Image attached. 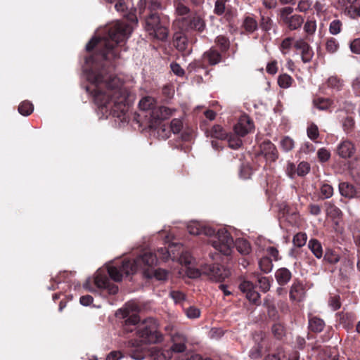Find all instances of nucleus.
I'll return each mask as SVG.
<instances>
[{
	"instance_id": "obj_38",
	"label": "nucleus",
	"mask_w": 360,
	"mask_h": 360,
	"mask_svg": "<svg viewBox=\"0 0 360 360\" xmlns=\"http://www.w3.org/2000/svg\"><path fill=\"white\" fill-rule=\"evenodd\" d=\"M169 349H155L153 353L154 360H169L172 358Z\"/></svg>"
},
{
	"instance_id": "obj_28",
	"label": "nucleus",
	"mask_w": 360,
	"mask_h": 360,
	"mask_svg": "<svg viewBox=\"0 0 360 360\" xmlns=\"http://www.w3.org/2000/svg\"><path fill=\"white\" fill-rule=\"evenodd\" d=\"M204 58L207 60L211 65H214L221 60V55L219 51L214 49H210L204 53Z\"/></svg>"
},
{
	"instance_id": "obj_31",
	"label": "nucleus",
	"mask_w": 360,
	"mask_h": 360,
	"mask_svg": "<svg viewBox=\"0 0 360 360\" xmlns=\"http://www.w3.org/2000/svg\"><path fill=\"white\" fill-rule=\"evenodd\" d=\"M236 250L239 253L243 255H248L251 252L250 243L243 238H238L234 243Z\"/></svg>"
},
{
	"instance_id": "obj_12",
	"label": "nucleus",
	"mask_w": 360,
	"mask_h": 360,
	"mask_svg": "<svg viewBox=\"0 0 360 360\" xmlns=\"http://www.w3.org/2000/svg\"><path fill=\"white\" fill-rule=\"evenodd\" d=\"M94 283L98 288L106 289L109 294L115 295L118 292V287L110 283L106 274L100 271L96 274Z\"/></svg>"
},
{
	"instance_id": "obj_47",
	"label": "nucleus",
	"mask_w": 360,
	"mask_h": 360,
	"mask_svg": "<svg viewBox=\"0 0 360 360\" xmlns=\"http://www.w3.org/2000/svg\"><path fill=\"white\" fill-rule=\"evenodd\" d=\"M307 239V237L306 233L300 232V233H297L293 237L292 242L295 246H297L298 248H301L306 244Z\"/></svg>"
},
{
	"instance_id": "obj_26",
	"label": "nucleus",
	"mask_w": 360,
	"mask_h": 360,
	"mask_svg": "<svg viewBox=\"0 0 360 360\" xmlns=\"http://www.w3.org/2000/svg\"><path fill=\"white\" fill-rule=\"evenodd\" d=\"M176 111L174 108H170L166 106H160L153 110V116L159 120H167Z\"/></svg>"
},
{
	"instance_id": "obj_21",
	"label": "nucleus",
	"mask_w": 360,
	"mask_h": 360,
	"mask_svg": "<svg viewBox=\"0 0 360 360\" xmlns=\"http://www.w3.org/2000/svg\"><path fill=\"white\" fill-rule=\"evenodd\" d=\"M305 295V289L302 283L295 281L290 290V299L292 301H302Z\"/></svg>"
},
{
	"instance_id": "obj_25",
	"label": "nucleus",
	"mask_w": 360,
	"mask_h": 360,
	"mask_svg": "<svg viewBox=\"0 0 360 360\" xmlns=\"http://www.w3.org/2000/svg\"><path fill=\"white\" fill-rule=\"evenodd\" d=\"M275 277L280 285H285L291 279L292 274L287 268L283 267L276 271Z\"/></svg>"
},
{
	"instance_id": "obj_32",
	"label": "nucleus",
	"mask_w": 360,
	"mask_h": 360,
	"mask_svg": "<svg viewBox=\"0 0 360 360\" xmlns=\"http://www.w3.org/2000/svg\"><path fill=\"white\" fill-rule=\"evenodd\" d=\"M308 247L316 258L320 259L322 257L323 249L321 243L318 240H310L308 243Z\"/></svg>"
},
{
	"instance_id": "obj_54",
	"label": "nucleus",
	"mask_w": 360,
	"mask_h": 360,
	"mask_svg": "<svg viewBox=\"0 0 360 360\" xmlns=\"http://www.w3.org/2000/svg\"><path fill=\"white\" fill-rule=\"evenodd\" d=\"M174 5H175V11L177 15H185L188 14L190 12V9L188 7L183 4L180 1H174Z\"/></svg>"
},
{
	"instance_id": "obj_37",
	"label": "nucleus",
	"mask_w": 360,
	"mask_h": 360,
	"mask_svg": "<svg viewBox=\"0 0 360 360\" xmlns=\"http://www.w3.org/2000/svg\"><path fill=\"white\" fill-rule=\"evenodd\" d=\"M323 259L328 263L335 264L340 261V257L335 250L326 249Z\"/></svg>"
},
{
	"instance_id": "obj_56",
	"label": "nucleus",
	"mask_w": 360,
	"mask_h": 360,
	"mask_svg": "<svg viewBox=\"0 0 360 360\" xmlns=\"http://www.w3.org/2000/svg\"><path fill=\"white\" fill-rule=\"evenodd\" d=\"M320 191L323 198L325 199L330 198L333 195V187L327 184H323L320 188Z\"/></svg>"
},
{
	"instance_id": "obj_36",
	"label": "nucleus",
	"mask_w": 360,
	"mask_h": 360,
	"mask_svg": "<svg viewBox=\"0 0 360 360\" xmlns=\"http://www.w3.org/2000/svg\"><path fill=\"white\" fill-rule=\"evenodd\" d=\"M345 13L351 18L360 17V2L347 5Z\"/></svg>"
},
{
	"instance_id": "obj_42",
	"label": "nucleus",
	"mask_w": 360,
	"mask_h": 360,
	"mask_svg": "<svg viewBox=\"0 0 360 360\" xmlns=\"http://www.w3.org/2000/svg\"><path fill=\"white\" fill-rule=\"evenodd\" d=\"M259 266L264 273H269L273 268L271 259L268 257H262L259 262Z\"/></svg>"
},
{
	"instance_id": "obj_2",
	"label": "nucleus",
	"mask_w": 360,
	"mask_h": 360,
	"mask_svg": "<svg viewBox=\"0 0 360 360\" xmlns=\"http://www.w3.org/2000/svg\"><path fill=\"white\" fill-rule=\"evenodd\" d=\"M131 32L132 29L129 25L117 21L110 26L107 34L90 40L86 45V49L90 51L95 49L106 60L118 58L117 44L126 40Z\"/></svg>"
},
{
	"instance_id": "obj_9",
	"label": "nucleus",
	"mask_w": 360,
	"mask_h": 360,
	"mask_svg": "<svg viewBox=\"0 0 360 360\" xmlns=\"http://www.w3.org/2000/svg\"><path fill=\"white\" fill-rule=\"evenodd\" d=\"M201 271L210 279L216 282L222 281L229 275V271L218 264H205L201 266Z\"/></svg>"
},
{
	"instance_id": "obj_52",
	"label": "nucleus",
	"mask_w": 360,
	"mask_h": 360,
	"mask_svg": "<svg viewBox=\"0 0 360 360\" xmlns=\"http://www.w3.org/2000/svg\"><path fill=\"white\" fill-rule=\"evenodd\" d=\"M342 22L339 20H333L329 26V32L333 35H336L341 32Z\"/></svg>"
},
{
	"instance_id": "obj_3",
	"label": "nucleus",
	"mask_w": 360,
	"mask_h": 360,
	"mask_svg": "<svg viewBox=\"0 0 360 360\" xmlns=\"http://www.w3.org/2000/svg\"><path fill=\"white\" fill-rule=\"evenodd\" d=\"M144 30L153 38L161 41L167 39L169 34V22L158 13H148L144 17Z\"/></svg>"
},
{
	"instance_id": "obj_5",
	"label": "nucleus",
	"mask_w": 360,
	"mask_h": 360,
	"mask_svg": "<svg viewBox=\"0 0 360 360\" xmlns=\"http://www.w3.org/2000/svg\"><path fill=\"white\" fill-rule=\"evenodd\" d=\"M212 247L225 255H229L234 243L230 233L225 229H220L210 240Z\"/></svg>"
},
{
	"instance_id": "obj_7",
	"label": "nucleus",
	"mask_w": 360,
	"mask_h": 360,
	"mask_svg": "<svg viewBox=\"0 0 360 360\" xmlns=\"http://www.w3.org/2000/svg\"><path fill=\"white\" fill-rule=\"evenodd\" d=\"M293 8L285 6L279 10L278 18L282 23L290 30H295L300 28L303 22L302 16L297 14H292Z\"/></svg>"
},
{
	"instance_id": "obj_23",
	"label": "nucleus",
	"mask_w": 360,
	"mask_h": 360,
	"mask_svg": "<svg viewBox=\"0 0 360 360\" xmlns=\"http://www.w3.org/2000/svg\"><path fill=\"white\" fill-rule=\"evenodd\" d=\"M299 358L300 355L297 351H292L286 356L285 352L282 349H278L276 354L266 356L264 360H299Z\"/></svg>"
},
{
	"instance_id": "obj_64",
	"label": "nucleus",
	"mask_w": 360,
	"mask_h": 360,
	"mask_svg": "<svg viewBox=\"0 0 360 360\" xmlns=\"http://www.w3.org/2000/svg\"><path fill=\"white\" fill-rule=\"evenodd\" d=\"M340 300V296L338 295L330 297L328 304L333 310L335 311L340 308L341 303Z\"/></svg>"
},
{
	"instance_id": "obj_53",
	"label": "nucleus",
	"mask_w": 360,
	"mask_h": 360,
	"mask_svg": "<svg viewBox=\"0 0 360 360\" xmlns=\"http://www.w3.org/2000/svg\"><path fill=\"white\" fill-rule=\"evenodd\" d=\"M281 146L283 150L288 152L294 148V141L291 138L285 136L281 141Z\"/></svg>"
},
{
	"instance_id": "obj_14",
	"label": "nucleus",
	"mask_w": 360,
	"mask_h": 360,
	"mask_svg": "<svg viewBox=\"0 0 360 360\" xmlns=\"http://www.w3.org/2000/svg\"><path fill=\"white\" fill-rule=\"evenodd\" d=\"M254 128L252 120L246 115H242L234 127L235 133L239 136H245Z\"/></svg>"
},
{
	"instance_id": "obj_11",
	"label": "nucleus",
	"mask_w": 360,
	"mask_h": 360,
	"mask_svg": "<svg viewBox=\"0 0 360 360\" xmlns=\"http://www.w3.org/2000/svg\"><path fill=\"white\" fill-rule=\"evenodd\" d=\"M138 340H131L126 343L129 356L134 360H143L148 354L146 347Z\"/></svg>"
},
{
	"instance_id": "obj_15",
	"label": "nucleus",
	"mask_w": 360,
	"mask_h": 360,
	"mask_svg": "<svg viewBox=\"0 0 360 360\" xmlns=\"http://www.w3.org/2000/svg\"><path fill=\"white\" fill-rule=\"evenodd\" d=\"M172 345L170 351L176 353H181L186 351L188 339L186 336L180 332H175L171 335Z\"/></svg>"
},
{
	"instance_id": "obj_35",
	"label": "nucleus",
	"mask_w": 360,
	"mask_h": 360,
	"mask_svg": "<svg viewBox=\"0 0 360 360\" xmlns=\"http://www.w3.org/2000/svg\"><path fill=\"white\" fill-rule=\"evenodd\" d=\"M155 105V100L151 96H145L139 103V108L144 111L153 109Z\"/></svg>"
},
{
	"instance_id": "obj_17",
	"label": "nucleus",
	"mask_w": 360,
	"mask_h": 360,
	"mask_svg": "<svg viewBox=\"0 0 360 360\" xmlns=\"http://www.w3.org/2000/svg\"><path fill=\"white\" fill-rule=\"evenodd\" d=\"M336 151L341 158L348 159L352 158L356 153V147L352 141L345 140L338 144Z\"/></svg>"
},
{
	"instance_id": "obj_43",
	"label": "nucleus",
	"mask_w": 360,
	"mask_h": 360,
	"mask_svg": "<svg viewBox=\"0 0 360 360\" xmlns=\"http://www.w3.org/2000/svg\"><path fill=\"white\" fill-rule=\"evenodd\" d=\"M272 333L278 340H282L285 335V330L284 326L280 323H276L271 328Z\"/></svg>"
},
{
	"instance_id": "obj_60",
	"label": "nucleus",
	"mask_w": 360,
	"mask_h": 360,
	"mask_svg": "<svg viewBox=\"0 0 360 360\" xmlns=\"http://www.w3.org/2000/svg\"><path fill=\"white\" fill-rule=\"evenodd\" d=\"M148 13H157L158 11L162 9V5L160 1L158 0H151L147 8Z\"/></svg>"
},
{
	"instance_id": "obj_19",
	"label": "nucleus",
	"mask_w": 360,
	"mask_h": 360,
	"mask_svg": "<svg viewBox=\"0 0 360 360\" xmlns=\"http://www.w3.org/2000/svg\"><path fill=\"white\" fill-rule=\"evenodd\" d=\"M260 150L262 153L269 161L274 162L278 158V150L274 144L270 141H263L260 145Z\"/></svg>"
},
{
	"instance_id": "obj_55",
	"label": "nucleus",
	"mask_w": 360,
	"mask_h": 360,
	"mask_svg": "<svg viewBox=\"0 0 360 360\" xmlns=\"http://www.w3.org/2000/svg\"><path fill=\"white\" fill-rule=\"evenodd\" d=\"M354 124H355V122L352 117H346L342 122V127H343L344 131L347 134L350 133L354 127Z\"/></svg>"
},
{
	"instance_id": "obj_63",
	"label": "nucleus",
	"mask_w": 360,
	"mask_h": 360,
	"mask_svg": "<svg viewBox=\"0 0 360 360\" xmlns=\"http://www.w3.org/2000/svg\"><path fill=\"white\" fill-rule=\"evenodd\" d=\"M317 155L321 162H325L330 159V153L327 149L322 148L318 150Z\"/></svg>"
},
{
	"instance_id": "obj_24",
	"label": "nucleus",
	"mask_w": 360,
	"mask_h": 360,
	"mask_svg": "<svg viewBox=\"0 0 360 360\" xmlns=\"http://www.w3.org/2000/svg\"><path fill=\"white\" fill-rule=\"evenodd\" d=\"M339 191L341 195L347 198H353L356 196V189L348 182H342L339 184Z\"/></svg>"
},
{
	"instance_id": "obj_46",
	"label": "nucleus",
	"mask_w": 360,
	"mask_h": 360,
	"mask_svg": "<svg viewBox=\"0 0 360 360\" xmlns=\"http://www.w3.org/2000/svg\"><path fill=\"white\" fill-rule=\"evenodd\" d=\"M230 0H216L214 3V13L217 15H221L226 10V3Z\"/></svg>"
},
{
	"instance_id": "obj_39",
	"label": "nucleus",
	"mask_w": 360,
	"mask_h": 360,
	"mask_svg": "<svg viewBox=\"0 0 360 360\" xmlns=\"http://www.w3.org/2000/svg\"><path fill=\"white\" fill-rule=\"evenodd\" d=\"M34 110V106L32 103L25 101L20 103L18 112L23 116L30 115Z\"/></svg>"
},
{
	"instance_id": "obj_33",
	"label": "nucleus",
	"mask_w": 360,
	"mask_h": 360,
	"mask_svg": "<svg viewBox=\"0 0 360 360\" xmlns=\"http://www.w3.org/2000/svg\"><path fill=\"white\" fill-rule=\"evenodd\" d=\"M313 104L320 110H327L331 107L333 101L329 98L319 97L314 99Z\"/></svg>"
},
{
	"instance_id": "obj_59",
	"label": "nucleus",
	"mask_w": 360,
	"mask_h": 360,
	"mask_svg": "<svg viewBox=\"0 0 360 360\" xmlns=\"http://www.w3.org/2000/svg\"><path fill=\"white\" fill-rule=\"evenodd\" d=\"M186 44L185 37L178 34L175 36V46L179 51H184L186 49Z\"/></svg>"
},
{
	"instance_id": "obj_29",
	"label": "nucleus",
	"mask_w": 360,
	"mask_h": 360,
	"mask_svg": "<svg viewBox=\"0 0 360 360\" xmlns=\"http://www.w3.org/2000/svg\"><path fill=\"white\" fill-rule=\"evenodd\" d=\"M325 206L326 214L330 217L333 219H338L342 216V211L333 201L326 202Z\"/></svg>"
},
{
	"instance_id": "obj_20",
	"label": "nucleus",
	"mask_w": 360,
	"mask_h": 360,
	"mask_svg": "<svg viewBox=\"0 0 360 360\" xmlns=\"http://www.w3.org/2000/svg\"><path fill=\"white\" fill-rule=\"evenodd\" d=\"M158 262V256L152 252H147L136 258V264L139 268L152 266Z\"/></svg>"
},
{
	"instance_id": "obj_27",
	"label": "nucleus",
	"mask_w": 360,
	"mask_h": 360,
	"mask_svg": "<svg viewBox=\"0 0 360 360\" xmlns=\"http://www.w3.org/2000/svg\"><path fill=\"white\" fill-rule=\"evenodd\" d=\"M325 326L324 321L319 317L312 316L309 319V328L311 332L321 333Z\"/></svg>"
},
{
	"instance_id": "obj_8",
	"label": "nucleus",
	"mask_w": 360,
	"mask_h": 360,
	"mask_svg": "<svg viewBox=\"0 0 360 360\" xmlns=\"http://www.w3.org/2000/svg\"><path fill=\"white\" fill-rule=\"evenodd\" d=\"M137 306L134 303H127L124 307L120 309L117 312V316H121L122 318L126 319L124 321V330L127 332H131L133 330L130 326H135L139 321V317L136 312Z\"/></svg>"
},
{
	"instance_id": "obj_48",
	"label": "nucleus",
	"mask_w": 360,
	"mask_h": 360,
	"mask_svg": "<svg viewBox=\"0 0 360 360\" xmlns=\"http://www.w3.org/2000/svg\"><path fill=\"white\" fill-rule=\"evenodd\" d=\"M295 41H294L293 38L292 37H287L285 38L281 44V50L283 54H287L289 51V50L291 49V47L294 46V43Z\"/></svg>"
},
{
	"instance_id": "obj_51",
	"label": "nucleus",
	"mask_w": 360,
	"mask_h": 360,
	"mask_svg": "<svg viewBox=\"0 0 360 360\" xmlns=\"http://www.w3.org/2000/svg\"><path fill=\"white\" fill-rule=\"evenodd\" d=\"M316 30V22L313 20H307L304 25V32L309 36L313 35Z\"/></svg>"
},
{
	"instance_id": "obj_61",
	"label": "nucleus",
	"mask_w": 360,
	"mask_h": 360,
	"mask_svg": "<svg viewBox=\"0 0 360 360\" xmlns=\"http://www.w3.org/2000/svg\"><path fill=\"white\" fill-rule=\"evenodd\" d=\"M183 127V122L180 119H173L171 121L170 128L174 134H178L181 131Z\"/></svg>"
},
{
	"instance_id": "obj_45",
	"label": "nucleus",
	"mask_w": 360,
	"mask_h": 360,
	"mask_svg": "<svg viewBox=\"0 0 360 360\" xmlns=\"http://www.w3.org/2000/svg\"><path fill=\"white\" fill-rule=\"evenodd\" d=\"M215 42L222 52H225L229 49L230 41L229 39L224 35L217 37Z\"/></svg>"
},
{
	"instance_id": "obj_1",
	"label": "nucleus",
	"mask_w": 360,
	"mask_h": 360,
	"mask_svg": "<svg viewBox=\"0 0 360 360\" xmlns=\"http://www.w3.org/2000/svg\"><path fill=\"white\" fill-rule=\"evenodd\" d=\"M88 79L95 85L94 98L99 107L109 109L117 117H120L119 112L124 113L127 94L117 77L102 70L89 73Z\"/></svg>"
},
{
	"instance_id": "obj_22",
	"label": "nucleus",
	"mask_w": 360,
	"mask_h": 360,
	"mask_svg": "<svg viewBox=\"0 0 360 360\" xmlns=\"http://www.w3.org/2000/svg\"><path fill=\"white\" fill-rule=\"evenodd\" d=\"M255 345L250 351V356L252 359H257L262 356V352L264 347L262 342L264 339V335L262 333H257L253 337Z\"/></svg>"
},
{
	"instance_id": "obj_34",
	"label": "nucleus",
	"mask_w": 360,
	"mask_h": 360,
	"mask_svg": "<svg viewBox=\"0 0 360 360\" xmlns=\"http://www.w3.org/2000/svg\"><path fill=\"white\" fill-rule=\"evenodd\" d=\"M257 20L252 16H246L243 22V27L249 33L254 32L257 29Z\"/></svg>"
},
{
	"instance_id": "obj_58",
	"label": "nucleus",
	"mask_w": 360,
	"mask_h": 360,
	"mask_svg": "<svg viewBox=\"0 0 360 360\" xmlns=\"http://www.w3.org/2000/svg\"><path fill=\"white\" fill-rule=\"evenodd\" d=\"M309 170V165L306 162H301L297 167V174L298 176H303L307 174Z\"/></svg>"
},
{
	"instance_id": "obj_41",
	"label": "nucleus",
	"mask_w": 360,
	"mask_h": 360,
	"mask_svg": "<svg viewBox=\"0 0 360 360\" xmlns=\"http://www.w3.org/2000/svg\"><path fill=\"white\" fill-rule=\"evenodd\" d=\"M293 82V79L288 74H282L278 78V84L282 89L289 88Z\"/></svg>"
},
{
	"instance_id": "obj_4",
	"label": "nucleus",
	"mask_w": 360,
	"mask_h": 360,
	"mask_svg": "<svg viewBox=\"0 0 360 360\" xmlns=\"http://www.w3.org/2000/svg\"><path fill=\"white\" fill-rule=\"evenodd\" d=\"M136 335L144 344H157L163 341L162 334L158 330V323L153 318H148L138 327Z\"/></svg>"
},
{
	"instance_id": "obj_30",
	"label": "nucleus",
	"mask_w": 360,
	"mask_h": 360,
	"mask_svg": "<svg viewBox=\"0 0 360 360\" xmlns=\"http://www.w3.org/2000/svg\"><path fill=\"white\" fill-rule=\"evenodd\" d=\"M207 136L215 138L217 139H226L227 133L220 125H214L207 131Z\"/></svg>"
},
{
	"instance_id": "obj_10",
	"label": "nucleus",
	"mask_w": 360,
	"mask_h": 360,
	"mask_svg": "<svg viewBox=\"0 0 360 360\" xmlns=\"http://www.w3.org/2000/svg\"><path fill=\"white\" fill-rule=\"evenodd\" d=\"M179 22H181V28L184 31L194 30L202 32L206 27L205 22L202 18L196 14L187 18H182Z\"/></svg>"
},
{
	"instance_id": "obj_6",
	"label": "nucleus",
	"mask_w": 360,
	"mask_h": 360,
	"mask_svg": "<svg viewBox=\"0 0 360 360\" xmlns=\"http://www.w3.org/2000/svg\"><path fill=\"white\" fill-rule=\"evenodd\" d=\"M139 269L136 264V259L134 260H124L121 266H110L108 267V274L110 278L116 281H121L124 275L129 276L134 274Z\"/></svg>"
},
{
	"instance_id": "obj_40",
	"label": "nucleus",
	"mask_w": 360,
	"mask_h": 360,
	"mask_svg": "<svg viewBox=\"0 0 360 360\" xmlns=\"http://www.w3.org/2000/svg\"><path fill=\"white\" fill-rule=\"evenodd\" d=\"M226 139L228 141L229 147L233 149H238L242 146V140L237 134H227Z\"/></svg>"
},
{
	"instance_id": "obj_13",
	"label": "nucleus",
	"mask_w": 360,
	"mask_h": 360,
	"mask_svg": "<svg viewBox=\"0 0 360 360\" xmlns=\"http://www.w3.org/2000/svg\"><path fill=\"white\" fill-rule=\"evenodd\" d=\"M294 47L300 51L301 58L303 63H307L311 61L314 57V51L310 45L304 39H299L294 43Z\"/></svg>"
},
{
	"instance_id": "obj_16",
	"label": "nucleus",
	"mask_w": 360,
	"mask_h": 360,
	"mask_svg": "<svg viewBox=\"0 0 360 360\" xmlns=\"http://www.w3.org/2000/svg\"><path fill=\"white\" fill-rule=\"evenodd\" d=\"M239 289L245 294L247 299L250 302L258 304L260 295L255 290V286L252 282L245 280L243 281L239 285Z\"/></svg>"
},
{
	"instance_id": "obj_49",
	"label": "nucleus",
	"mask_w": 360,
	"mask_h": 360,
	"mask_svg": "<svg viewBox=\"0 0 360 360\" xmlns=\"http://www.w3.org/2000/svg\"><path fill=\"white\" fill-rule=\"evenodd\" d=\"M327 84L329 87L339 91L341 89L343 85V82L337 77H330L327 81Z\"/></svg>"
},
{
	"instance_id": "obj_50",
	"label": "nucleus",
	"mask_w": 360,
	"mask_h": 360,
	"mask_svg": "<svg viewBox=\"0 0 360 360\" xmlns=\"http://www.w3.org/2000/svg\"><path fill=\"white\" fill-rule=\"evenodd\" d=\"M307 133L308 137L314 141L319 136L318 127L314 123L307 127Z\"/></svg>"
},
{
	"instance_id": "obj_18",
	"label": "nucleus",
	"mask_w": 360,
	"mask_h": 360,
	"mask_svg": "<svg viewBox=\"0 0 360 360\" xmlns=\"http://www.w3.org/2000/svg\"><path fill=\"white\" fill-rule=\"evenodd\" d=\"M187 229L190 234L195 236L204 234L205 236H210L214 235L215 233L213 229L198 221H191L187 226Z\"/></svg>"
},
{
	"instance_id": "obj_44",
	"label": "nucleus",
	"mask_w": 360,
	"mask_h": 360,
	"mask_svg": "<svg viewBox=\"0 0 360 360\" xmlns=\"http://www.w3.org/2000/svg\"><path fill=\"white\" fill-rule=\"evenodd\" d=\"M339 49V43L338 40L333 37L326 39V49L330 53H335Z\"/></svg>"
},
{
	"instance_id": "obj_62",
	"label": "nucleus",
	"mask_w": 360,
	"mask_h": 360,
	"mask_svg": "<svg viewBox=\"0 0 360 360\" xmlns=\"http://www.w3.org/2000/svg\"><path fill=\"white\" fill-rule=\"evenodd\" d=\"M272 25V20L268 16L262 15L261 18L260 26L261 28L265 31L271 30Z\"/></svg>"
},
{
	"instance_id": "obj_57",
	"label": "nucleus",
	"mask_w": 360,
	"mask_h": 360,
	"mask_svg": "<svg viewBox=\"0 0 360 360\" xmlns=\"http://www.w3.org/2000/svg\"><path fill=\"white\" fill-rule=\"evenodd\" d=\"M259 288L264 292L270 289V282L267 277L259 276L257 278Z\"/></svg>"
}]
</instances>
